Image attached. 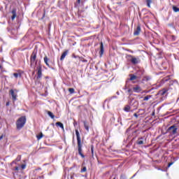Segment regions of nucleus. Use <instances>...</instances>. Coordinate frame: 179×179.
<instances>
[{
    "label": "nucleus",
    "instance_id": "47",
    "mask_svg": "<svg viewBox=\"0 0 179 179\" xmlns=\"http://www.w3.org/2000/svg\"><path fill=\"white\" fill-rule=\"evenodd\" d=\"M116 94H117V96H120V92L117 91V92H116Z\"/></svg>",
    "mask_w": 179,
    "mask_h": 179
},
{
    "label": "nucleus",
    "instance_id": "32",
    "mask_svg": "<svg viewBox=\"0 0 179 179\" xmlns=\"http://www.w3.org/2000/svg\"><path fill=\"white\" fill-rule=\"evenodd\" d=\"M69 92H70L71 94H73V93H75V89L69 88Z\"/></svg>",
    "mask_w": 179,
    "mask_h": 179
},
{
    "label": "nucleus",
    "instance_id": "41",
    "mask_svg": "<svg viewBox=\"0 0 179 179\" xmlns=\"http://www.w3.org/2000/svg\"><path fill=\"white\" fill-rule=\"evenodd\" d=\"M134 117H136V118H138V114L134 113Z\"/></svg>",
    "mask_w": 179,
    "mask_h": 179
},
{
    "label": "nucleus",
    "instance_id": "20",
    "mask_svg": "<svg viewBox=\"0 0 179 179\" xmlns=\"http://www.w3.org/2000/svg\"><path fill=\"white\" fill-rule=\"evenodd\" d=\"M13 76L17 79V78H22V73H14Z\"/></svg>",
    "mask_w": 179,
    "mask_h": 179
},
{
    "label": "nucleus",
    "instance_id": "11",
    "mask_svg": "<svg viewBox=\"0 0 179 179\" xmlns=\"http://www.w3.org/2000/svg\"><path fill=\"white\" fill-rule=\"evenodd\" d=\"M10 94L11 95L13 101H16L17 100V94L15 93V90H10Z\"/></svg>",
    "mask_w": 179,
    "mask_h": 179
},
{
    "label": "nucleus",
    "instance_id": "21",
    "mask_svg": "<svg viewBox=\"0 0 179 179\" xmlns=\"http://www.w3.org/2000/svg\"><path fill=\"white\" fill-rule=\"evenodd\" d=\"M124 111L126 113H129V110H131V106L130 105H127L124 108Z\"/></svg>",
    "mask_w": 179,
    "mask_h": 179
},
{
    "label": "nucleus",
    "instance_id": "39",
    "mask_svg": "<svg viewBox=\"0 0 179 179\" xmlns=\"http://www.w3.org/2000/svg\"><path fill=\"white\" fill-rule=\"evenodd\" d=\"M21 167H22V169L24 170V169H26V165L22 164V165L21 166Z\"/></svg>",
    "mask_w": 179,
    "mask_h": 179
},
{
    "label": "nucleus",
    "instance_id": "52",
    "mask_svg": "<svg viewBox=\"0 0 179 179\" xmlns=\"http://www.w3.org/2000/svg\"><path fill=\"white\" fill-rule=\"evenodd\" d=\"M71 179L73 178V176H71Z\"/></svg>",
    "mask_w": 179,
    "mask_h": 179
},
{
    "label": "nucleus",
    "instance_id": "7",
    "mask_svg": "<svg viewBox=\"0 0 179 179\" xmlns=\"http://www.w3.org/2000/svg\"><path fill=\"white\" fill-rule=\"evenodd\" d=\"M36 58H37V52L34 51L30 58L31 65H33V63L36 62Z\"/></svg>",
    "mask_w": 179,
    "mask_h": 179
},
{
    "label": "nucleus",
    "instance_id": "43",
    "mask_svg": "<svg viewBox=\"0 0 179 179\" xmlns=\"http://www.w3.org/2000/svg\"><path fill=\"white\" fill-rule=\"evenodd\" d=\"M111 99H117V96H113L111 97Z\"/></svg>",
    "mask_w": 179,
    "mask_h": 179
},
{
    "label": "nucleus",
    "instance_id": "36",
    "mask_svg": "<svg viewBox=\"0 0 179 179\" xmlns=\"http://www.w3.org/2000/svg\"><path fill=\"white\" fill-rule=\"evenodd\" d=\"M117 122H120V125L122 126V122H121V117H118Z\"/></svg>",
    "mask_w": 179,
    "mask_h": 179
},
{
    "label": "nucleus",
    "instance_id": "48",
    "mask_svg": "<svg viewBox=\"0 0 179 179\" xmlns=\"http://www.w3.org/2000/svg\"><path fill=\"white\" fill-rule=\"evenodd\" d=\"M3 136H0V141H1V139H3Z\"/></svg>",
    "mask_w": 179,
    "mask_h": 179
},
{
    "label": "nucleus",
    "instance_id": "40",
    "mask_svg": "<svg viewBox=\"0 0 179 179\" xmlns=\"http://www.w3.org/2000/svg\"><path fill=\"white\" fill-rule=\"evenodd\" d=\"M50 29H51V23H50V24H48V29L50 30Z\"/></svg>",
    "mask_w": 179,
    "mask_h": 179
},
{
    "label": "nucleus",
    "instance_id": "9",
    "mask_svg": "<svg viewBox=\"0 0 179 179\" xmlns=\"http://www.w3.org/2000/svg\"><path fill=\"white\" fill-rule=\"evenodd\" d=\"M145 142H146V137L143 136V137L138 138V140L136 141V144L137 145H145Z\"/></svg>",
    "mask_w": 179,
    "mask_h": 179
},
{
    "label": "nucleus",
    "instance_id": "23",
    "mask_svg": "<svg viewBox=\"0 0 179 179\" xmlns=\"http://www.w3.org/2000/svg\"><path fill=\"white\" fill-rule=\"evenodd\" d=\"M13 16L11 17L12 20H15L16 17V10H13L12 11Z\"/></svg>",
    "mask_w": 179,
    "mask_h": 179
},
{
    "label": "nucleus",
    "instance_id": "33",
    "mask_svg": "<svg viewBox=\"0 0 179 179\" xmlns=\"http://www.w3.org/2000/svg\"><path fill=\"white\" fill-rule=\"evenodd\" d=\"M43 133H41V134L38 135L36 136L38 141H40V139H41V138H43Z\"/></svg>",
    "mask_w": 179,
    "mask_h": 179
},
{
    "label": "nucleus",
    "instance_id": "13",
    "mask_svg": "<svg viewBox=\"0 0 179 179\" xmlns=\"http://www.w3.org/2000/svg\"><path fill=\"white\" fill-rule=\"evenodd\" d=\"M99 54L100 57H103V55L104 54V45L103 44V42H101Z\"/></svg>",
    "mask_w": 179,
    "mask_h": 179
},
{
    "label": "nucleus",
    "instance_id": "18",
    "mask_svg": "<svg viewBox=\"0 0 179 179\" xmlns=\"http://www.w3.org/2000/svg\"><path fill=\"white\" fill-rule=\"evenodd\" d=\"M43 61L45 64V65H47V66H48V68H51V66H50V64H48V57L47 56H45L44 58H43Z\"/></svg>",
    "mask_w": 179,
    "mask_h": 179
},
{
    "label": "nucleus",
    "instance_id": "53",
    "mask_svg": "<svg viewBox=\"0 0 179 179\" xmlns=\"http://www.w3.org/2000/svg\"><path fill=\"white\" fill-rule=\"evenodd\" d=\"M113 120H115V117H113Z\"/></svg>",
    "mask_w": 179,
    "mask_h": 179
},
{
    "label": "nucleus",
    "instance_id": "45",
    "mask_svg": "<svg viewBox=\"0 0 179 179\" xmlns=\"http://www.w3.org/2000/svg\"><path fill=\"white\" fill-rule=\"evenodd\" d=\"M77 3H80V0H77Z\"/></svg>",
    "mask_w": 179,
    "mask_h": 179
},
{
    "label": "nucleus",
    "instance_id": "42",
    "mask_svg": "<svg viewBox=\"0 0 179 179\" xmlns=\"http://www.w3.org/2000/svg\"><path fill=\"white\" fill-rule=\"evenodd\" d=\"M73 125H74V127H76V125H78V123L76 122H74Z\"/></svg>",
    "mask_w": 179,
    "mask_h": 179
},
{
    "label": "nucleus",
    "instance_id": "14",
    "mask_svg": "<svg viewBox=\"0 0 179 179\" xmlns=\"http://www.w3.org/2000/svg\"><path fill=\"white\" fill-rule=\"evenodd\" d=\"M168 90L165 88H164L163 90L159 91L157 95L158 96H164L166 94V93H167Z\"/></svg>",
    "mask_w": 179,
    "mask_h": 179
},
{
    "label": "nucleus",
    "instance_id": "55",
    "mask_svg": "<svg viewBox=\"0 0 179 179\" xmlns=\"http://www.w3.org/2000/svg\"><path fill=\"white\" fill-rule=\"evenodd\" d=\"M1 65H0V69H1Z\"/></svg>",
    "mask_w": 179,
    "mask_h": 179
},
{
    "label": "nucleus",
    "instance_id": "35",
    "mask_svg": "<svg viewBox=\"0 0 179 179\" xmlns=\"http://www.w3.org/2000/svg\"><path fill=\"white\" fill-rule=\"evenodd\" d=\"M176 38H177V37H176V36L172 35V36H171L172 41H176Z\"/></svg>",
    "mask_w": 179,
    "mask_h": 179
},
{
    "label": "nucleus",
    "instance_id": "29",
    "mask_svg": "<svg viewBox=\"0 0 179 179\" xmlns=\"http://www.w3.org/2000/svg\"><path fill=\"white\" fill-rule=\"evenodd\" d=\"M91 153L92 156H94V146L93 145L91 146Z\"/></svg>",
    "mask_w": 179,
    "mask_h": 179
},
{
    "label": "nucleus",
    "instance_id": "19",
    "mask_svg": "<svg viewBox=\"0 0 179 179\" xmlns=\"http://www.w3.org/2000/svg\"><path fill=\"white\" fill-rule=\"evenodd\" d=\"M83 124H84V127H85V129H86V131H87V132H89V123H87V121H84V122H83Z\"/></svg>",
    "mask_w": 179,
    "mask_h": 179
},
{
    "label": "nucleus",
    "instance_id": "44",
    "mask_svg": "<svg viewBox=\"0 0 179 179\" xmlns=\"http://www.w3.org/2000/svg\"><path fill=\"white\" fill-rule=\"evenodd\" d=\"M16 162H17L16 160L13 161V162H12V164H14V163L16 164Z\"/></svg>",
    "mask_w": 179,
    "mask_h": 179
},
{
    "label": "nucleus",
    "instance_id": "6",
    "mask_svg": "<svg viewBox=\"0 0 179 179\" xmlns=\"http://www.w3.org/2000/svg\"><path fill=\"white\" fill-rule=\"evenodd\" d=\"M36 69L38 71L36 79H41V78L43 77V69L41 67V65L38 66L36 67Z\"/></svg>",
    "mask_w": 179,
    "mask_h": 179
},
{
    "label": "nucleus",
    "instance_id": "24",
    "mask_svg": "<svg viewBox=\"0 0 179 179\" xmlns=\"http://www.w3.org/2000/svg\"><path fill=\"white\" fill-rule=\"evenodd\" d=\"M174 83H178V82L177 81V80H170L169 81V85L170 86H173V85L174 84Z\"/></svg>",
    "mask_w": 179,
    "mask_h": 179
},
{
    "label": "nucleus",
    "instance_id": "46",
    "mask_svg": "<svg viewBox=\"0 0 179 179\" xmlns=\"http://www.w3.org/2000/svg\"><path fill=\"white\" fill-rule=\"evenodd\" d=\"M83 62H87V59H83Z\"/></svg>",
    "mask_w": 179,
    "mask_h": 179
},
{
    "label": "nucleus",
    "instance_id": "17",
    "mask_svg": "<svg viewBox=\"0 0 179 179\" xmlns=\"http://www.w3.org/2000/svg\"><path fill=\"white\" fill-rule=\"evenodd\" d=\"M152 79V77L150 76H145L143 78V82H149Z\"/></svg>",
    "mask_w": 179,
    "mask_h": 179
},
{
    "label": "nucleus",
    "instance_id": "49",
    "mask_svg": "<svg viewBox=\"0 0 179 179\" xmlns=\"http://www.w3.org/2000/svg\"><path fill=\"white\" fill-rule=\"evenodd\" d=\"M6 106H9V102H6Z\"/></svg>",
    "mask_w": 179,
    "mask_h": 179
},
{
    "label": "nucleus",
    "instance_id": "31",
    "mask_svg": "<svg viewBox=\"0 0 179 179\" xmlns=\"http://www.w3.org/2000/svg\"><path fill=\"white\" fill-rule=\"evenodd\" d=\"M136 78H138L137 76L132 75V76L130 77V80H135V79H136Z\"/></svg>",
    "mask_w": 179,
    "mask_h": 179
},
{
    "label": "nucleus",
    "instance_id": "25",
    "mask_svg": "<svg viewBox=\"0 0 179 179\" xmlns=\"http://www.w3.org/2000/svg\"><path fill=\"white\" fill-rule=\"evenodd\" d=\"M48 115H49V117H50V118L54 119L55 117V115H54V114L52 113V112L51 111H48Z\"/></svg>",
    "mask_w": 179,
    "mask_h": 179
},
{
    "label": "nucleus",
    "instance_id": "10",
    "mask_svg": "<svg viewBox=\"0 0 179 179\" xmlns=\"http://www.w3.org/2000/svg\"><path fill=\"white\" fill-rule=\"evenodd\" d=\"M145 73V70H143V69H138L136 73V75L137 76L138 79H141V78H142V76Z\"/></svg>",
    "mask_w": 179,
    "mask_h": 179
},
{
    "label": "nucleus",
    "instance_id": "2",
    "mask_svg": "<svg viewBox=\"0 0 179 179\" xmlns=\"http://www.w3.org/2000/svg\"><path fill=\"white\" fill-rule=\"evenodd\" d=\"M26 124V116H22L20 117L16 122L17 129H22L24 124Z\"/></svg>",
    "mask_w": 179,
    "mask_h": 179
},
{
    "label": "nucleus",
    "instance_id": "8",
    "mask_svg": "<svg viewBox=\"0 0 179 179\" xmlns=\"http://www.w3.org/2000/svg\"><path fill=\"white\" fill-rule=\"evenodd\" d=\"M142 92V87L141 86L136 85L132 88V93H141Z\"/></svg>",
    "mask_w": 179,
    "mask_h": 179
},
{
    "label": "nucleus",
    "instance_id": "22",
    "mask_svg": "<svg viewBox=\"0 0 179 179\" xmlns=\"http://www.w3.org/2000/svg\"><path fill=\"white\" fill-rule=\"evenodd\" d=\"M56 126L62 128V129H64V124H62L61 122H56Z\"/></svg>",
    "mask_w": 179,
    "mask_h": 179
},
{
    "label": "nucleus",
    "instance_id": "28",
    "mask_svg": "<svg viewBox=\"0 0 179 179\" xmlns=\"http://www.w3.org/2000/svg\"><path fill=\"white\" fill-rule=\"evenodd\" d=\"M145 2L147 3V6L150 8V3H152V0H145Z\"/></svg>",
    "mask_w": 179,
    "mask_h": 179
},
{
    "label": "nucleus",
    "instance_id": "12",
    "mask_svg": "<svg viewBox=\"0 0 179 179\" xmlns=\"http://www.w3.org/2000/svg\"><path fill=\"white\" fill-rule=\"evenodd\" d=\"M141 34V26L138 25L136 29L134 31V36H139Z\"/></svg>",
    "mask_w": 179,
    "mask_h": 179
},
{
    "label": "nucleus",
    "instance_id": "15",
    "mask_svg": "<svg viewBox=\"0 0 179 179\" xmlns=\"http://www.w3.org/2000/svg\"><path fill=\"white\" fill-rule=\"evenodd\" d=\"M124 90H127L126 93H129V96H132V89L128 88V87L124 86Z\"/></svg>",
    "mask_w": 179,
    "mask_h": 179
},
{
    "label": "nucleus",
    "instance_id": "1",
    "mask_svg": "<svg viewBox=\"0 0 179 179\" xmlns=\"http://www.w3.org/2000/svg\"><path fill=\"white\" fill-rule=\"evenodd\" d=\"M76 135L77 136L78 155H80L83 159H85V155H83L82 152V140L80 139V134H79V131L78 129L76 130Z\"/></svg>",
    "mask_w": 179,
    "mask_h": 179
},
{
    "label": "nucleus",
    "instance_id": "4",
    "mask_svg": "<svg viewBox=\"0 0 179 179\" xmlns=\"http://www.w3.org/2000/svg\"><path fill=\"white\" fill-rule=\"evenodd\" d=\"M178 130V128H177V127H176L175 124H173L168 128L167 132L171 134V135H176Z\"/></svg>",
    "mask_w": 179,
    "mask_h": 179
},
{
    "label": "nucleus",
    "instance_id": "54",
    "mask_svg": "<svg viewBox=\"0 0 179 179\" xmlns=\"http://www.w3.org/2000/svg\"><path fill=\"white\" fill-rule=\"evenodd\" d=\"M15 170H17V168H15Z\"/></svg>",
    "mask_w": 179,
    "mask_h": 179
},
{
    "label": "nucleus",
    "instance_id": "5",
    "mask_svg": "<svg viewBox=\"0 0 179 179\" xmlns=\"http://www.w3.org/2000/svg\"><path fill=\"white\" fill-rule=\"evenodd\" d=\"M127 58H130L129 61L133 64V65H136V64H139V58L134 57V56L129 55H127Z\"/></svg>",
    "mask_w": 179,
    "mask_h": 179
},
{
    "label": "nucleus",
    "instance_id": "50",
    "mask_svg": "<svg viewBox=\"0 0 179 179\" xmlns=\"http://www.w3.org/2000/svg\"><path fill=\"white\" fill-rule=\"evenodd\" d=\"M135 176H136V173L134 174V175L131 177V178H134V177H135Z\"/></svg>",
    "mask_w": 179,
    "mask_h": 179
},
{
    "label": "nucleus",
    "instance_id": "30",
    "mask_svg": "<svg viewBox=\"0 0 179 179\" xmlns=\"http://www.w3.org/2000/svg\"><path fill=\"white\" fill-rule=\"evenodd\" d=\"M86 171H87V168H86V166H84V167L80 170V173H86Z\"/></svg>",
    "mask_w": 179,
    "mask_h": 179
},
{
    "label": "nucleus",
    "instance_id": "37",
    "mask_svg": "<svg viewBox=\"0 0 179 179\" xmlns=\"http://www.w3.org/2000/svg\"><path fill=\"white\" fill-rule=\"evenodd\" d=\"M173 164H174V162H170L169 164H168V169L171 167V166H173Z\"/></svg>",
    "mask_w": 179,
    "mask_h": 179
},
{
    "label": "nucleus",
    "instance_id": "38",
    "mask_svg": "<svg viewBox=\"0 0 179 179\" xmlns=\"http://www.w3.org/2000/svg\"><path fill=\"white\" fill-rule=\"evenodd\" d=\"M120 179H127V176H125L124 175H121Z\"/></svg>",
    "mask_w": 179,
    "mask_h": 179
},
{
    "label": "nucleus",
    "instance_id": "26",
    "mask_svg": "<svg viewBox=\"0 0 179 179\" xmlns=\"http://www.w3.org/2000/svg\"><path fill=\"white\" fill-rule=\"evenodd\" d=\"M152 98V95H148L144 97L143 101H148V100H149V99Z\"/></svg>",
    "mask_w": 179,
    "mask_h": 179
},
{
    "label": "nucleus",
    "instance_id": "34",
    "mask_svg": "<svg viewBox=\"0 0 179 179\" xmlns=\"http://www.w3.org/2000/svg\"><path fill=\"white\" fill-rule=\"evenodd\" d=\"M21 159H22V156L18 155L15 159V162H20Z\"/></svg>",
    "mask_w": 179,
    "mask_h": 179
},
{
    "label": "nucleus",
    "instance_id": "27",
    "mask_svg": "<svg viewBox=\"0 0 179 179\" xmlns=\"http://www.w3.org/2000/svg\"><path fill=\"white\" fill-rule=\"evenodd\" d=\"M173 12H176V13L179 12V8H178L176 6H173Z\"/></svg>",
    "mask_w": 179,
    "mask_h": 179
},
{
    "label": "nucleus",
    "instance_id": "3",
    "mask_svg": "<svg viewBox=\"0 0 179 179\" xmlns=\"http://www.w3.org/2000/svg\"><path fill=\"white\" fill-rule=\"evenodd\" d=\"M129 104L130 107H133L134 110H136V108H138V106H139V102L135 99L132 98L129 101Z\"/></svg>",
    "mask_w": 179,
    "mask_h": 179
},
{
    "label": "nucleus",
    "instance_id": "51",
    "mask_svg": "<svg viewBox=\"0 0 179 179\" xmlns=\"http://www.w3.org/2000/svg\"><path fill=\"white\" fill-rule=\"evenodd\" d=\"M167 80H169V79H165V82H167Z\"/></svg>",
    "mask_w": 179,
    "mask_h": 179
},
{
    "label": "nucleus",
    "instance_id": "16",
    "mask_svg": "<svg viewBox=\"0 0 179 179\" xmlns=\"http://www.w3.org/2000/svg\"><path fill=\"white\" fill-rule=\"evenodd\" d=\"M68 52H69V51L66 50L62 53V55L60 57V61H64V59H65V57H66L68 55Z\"/></svg>",
    "mask_w": 179,
    "mask_h": 179
}]
</instances>
